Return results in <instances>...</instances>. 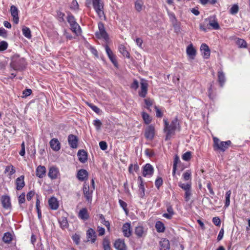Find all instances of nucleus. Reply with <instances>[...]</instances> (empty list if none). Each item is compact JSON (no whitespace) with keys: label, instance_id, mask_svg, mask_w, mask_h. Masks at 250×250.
<instances>
[{"label":"nucleus","instance_id":"5fc2aeb1","mask_svg":"<svg viewBox=\"0 0 250 250\" xmlns=\"http://www.w3.org/2000/svg\"><path fill=\"white\" fill-rule=\"evenodd\" d=\"M191 153L190 151H187L182 155L183 160L188 161L191 158Z\"/></svg>","mask_w":250,"mask_h":250},{"label":"nucleus","instance_id":"69168bd1","mask_svg":"<svg viewBox=\"0 0 250 250\" xmlns=\"http://www.w3.org/2000/svg\"><path fill=\"white\" fill-rule=\"evenodd\" d=\"M57 15L58 16V18H59L60 21H64V17L65 15L63 13H62L61 11H58Z\"/></svg>","mask_w":250,"mask_h":250},{"label":"nucleus","instance_id":"473e14b6","mask_svg":"<svg viewBox=\"0 0 250 250\" xmlns=\"http://www.w3.org/2000/svg\"><path fill=\"white\" fill-rule=\"evenodd\" d=\"M7 172L8 173V176L11 178V176L16 172L15 169L13 165H10L5 167L4 173H6Z\"/></svg>","mask_w":250,"mask_h":250},{"label":"nucleus","instance_id":"4468645a","mask_svg":"<svg viewBox=\"0 0 250 250\" xmlns=\"http://www.w3.org/2000/svg\"><path fill=\"white\" fill-rule=\"evenodd\" d=\"M122 231L125 237H129L131 236V225L129 223H125L123 225Z\"/></svg>","mask_w":250,"mask_h":250},{"label":"nucleus","instance_id":"338daca9","mask_svg":"<svg viewBox=\"0 0 250 250\" xmlns=\"http://www.w3.org/2000/svg\"><path fill=\"white\" fill-rule=\"evenodd\" d=\"M119 203L120 204V206L124 209V210L126 211L127 204L125 202L121 199L119 200Z\"/></svg>","mask_w":250,"mask_h":250},{"label":"nucleus","instance_id":"e2e57ef3","mask_svg":"<svg viewBox=\"0 0 250 250\" xmlns=\"http://www.w3.org/2000/svg\"><path fill=\"white\" fill-rule=\"evenodd\" d=\"M99 146L100 148L103 150H105L107 148V145L105 142L101 141L99 143Z\"/></svg>","mask_w":250,"mask_h":250},{"label":"nucleus","instance_id":"cd10ccee","mask_svg":"<svg viewBox=\"0 0 250 250\" xmlns=\"http://www.w3.org/2000/svg\"><path fill=\"white\" fill-rule=\"evenodd\" d=\"M148 84L146 82L141 83V91L139 92L140 96L145 97L147 91Z\"/></svg>","mask_w":250,"mask_h":250},{"label":"nucleus","instance_id":"49530a36","mask_svg":"<svg viewBox=\"0 0 250 250\" xmlns=\"http://www.w3.org/2000/svg\"><path fill=\"white\" fill-rule=\"evenodd\" d=\"M36 207L38 212V218L41 219L42 218V212L40 209V201L38 197H37Z\"/></svg>","mask_w":250,"mask_h":250},{"label":"nucleus","instance_id":"c756f323","mask_svg":"<svg viewBox=\"0 0 250 250\" xmlns=\"http://www.w3.org/2000/svg\"><path fill=\"white\" fill-rule=\"evenodd\" d=\"M160 250H169L170 249L169 242L167 239H164L160 242Z\"/></svg>","mask_w":250,"mask_h":250},{"label":"nucleus","instance_id":"ea45409f","mask_svg":"<svg viewBox=\"0 0 250 250\" xmlns=\"http://www.w3.org/2000/svg\"><path fill=\"white\" fill-rule=\"evenodd\" d=\"M139 169L137 163L131 164L128 167V171L130 173L133 174L134 172H137Z\"/></svg>","mask_w":250,"mask_h":250},{"label":"nucleus","instance_id":"6e6d98bb","mask_svg":"<svg viewBox=\"0 0 250 250\" xmlns=\"http://www.w3.org/2000/svg\"><path fill=\"white\" fill-rule=\"evenodd\" d=\"M192 195L191 189L186 191L185 193L184 198L186 202H188L190 199Z\"/></svg>","mask_w":250,"mask_h":250},{"label":"nucleus","instance_id":"4be33fe9","mask_svg":"<svg viewBox=\"0 0 250 250\" xmlns=\"http://www.w3.org/2000/svg\"><path fill=\"white\" fill-rule=\"evenodd\" d=\"M59 174V170L57 168L52 167L49 169L48 175L51 179H55L57 178Z\"/></svg>","mask_w":250,"mask_h":250},{"label":"nucleus","instance_id":"4d7b16f0","mask_svg":"<svg viewBox=\"0 0 250 250\" xmlns=\"http://www.w3.org/2000/svg\"><path fill=\"white\" fill-rule=\"evenodd\" d=\"M93 125L95 126L96 129L99 130L100 129L102 124L100 120L96 119L93 121Z\"/></svg>","mask_w":250,"mask_h":250},{"label":"nucleus","instance_id":"423d86ee","mask_svg":"<svg viewBox=\"0 0 250 250\" xmlns=\"http://www.w3.org/2000/svg\"><path fill=\"white\" fill-rule=\"evenodd\" d=\"M205 22L207 23V26H208V29L218 30L220 28V26L215 16H210L205 19Z\"/></svg>","mask_w":250,"mask_h":250},{"label":"nucleus","instance_id":"58836bf2","mask_svg":"<svg viewBox=\"0 0 250 250\" xmlns=\"http://www.w3.org/2000/svg\"><path fill=\"white\" fill-rule=\"evenodd\" d=\"M144 2L142 0H136L135 2V9L138 12H140L143 9Z\"/></svg>","mask_w":250,"mask_h":250},{"label":"nucleus","instance_id":"9d476101","mask_svg":"<svg viewBox=\"0 0 250 250\" xmlns=\"http://www.w3.org/2000/svg\"><path fill=\"white\" fill-rule=\"evenodd\" d=\"M154 169L149 164H146L143 167V175L144 177L151 176L153 174Z\"/></svg>","mask_w":250,"mask_h":250},{"label":"nucleus","instance_id":"5701e85b","mask_svg":"<svg viewBox=\"0 0 250 250\" xmlns=\"http://www.w3.org/2000/svg\"><path fill=\"white\" fill-rule=\"evenodd\" d=\"M188 55L191 59H194L196 54V51L193 47L192 44H190L186 50Z\"/></svg>","mask_w":250,"mask_h":250},{"label":"nucleus","instance_id":"aec40b11","mask_svg":"<svg viewBox=\"0 0 250 250\" xmlns=\"http://www.w3.org/2000/svg\"><path fill=\"white\" fill-rule=\"evenodd\" d=\"M46 169L44 166H39L36 170V174L40 178H42L45 175Z\"/></svg>","mask_w":250,"mask_h":250},{"label":"nucleus","instance_id":"a18cd8bd","mask_svg":"<svg viewBox=\"0 0 250 250\" xmlns=\"http://www.w3.org/2000/svg\"><path fill=\"white\" fill-rule=\"evenodd\" d=\"M184 181H191V173L189 170H188L184 172L182 175Z\"/></svg>","mask_w":250,"mask_h":250},{"label":"nucleus","instance_id":"37998d69","mask_svg":"<svg viewBox=\"0 0 250 250\" xmlns=\"http://www.w3.org/2000/svg\"><path fill=\"white\" fill-rule=\"evenodd\" d=\"M236 44L239 48H246L247 45L246 42L242 39H238Z\"/></svg>","mask_w":250,"mask_h":250},{"label":"nucleus","instance_id":"c03bdc74","mask_svg":"<svg viewBox=\"0 0 250 250\" xmlns=\"http://www.w3.org/2000/svg\"><path fill=\"white\" fill-rule=\"evenodd\" d=\"M142 117L146 124H149L151 121V117L146 112H143L142 113Z\"/></svg>","mask_w":250,"mask_h":250},{"label":"nucleus","instance_id":"b1692460","mask_svg":"<svg viewBox=\"0 0 250 250\" xmlns=\"http://www.w3.org/2000/svg\"><path fill=\"white\" fill-rule=\"evenodd\" d=\"M48 204L50 208L53 210L57 209L59 207L57 199L54 197H52L48 200Z\"/></svg>","mask_w":250,"mask_h":250},{"label":"nucleus","instance_id":"680f3d73","mask_svg":"<svg viewBox=\"0 0 250 250\" xmlns=\"http://www.w3.org/2000/svg\"><path fill=\"white\" fill-rule=\"evenodd\" d=\"M25 193H22L18 198V201L20 204H22L25 202Z\"/></svg>","mask_w":250,"mask_h":250},{"label":"nucleus","instance_id":"39448f33","mask_svg":"<svg viewBox=\"0 0 250 250\" xmlns=\"http://www.w3.org/2000/svg\"><path fill=\"white\" fill-rule=\"evenodd\" d=\"M94 189V187H90L88 184L86 183L85 182L84 183L83 187V192L86 200L89 203H91L92 202V194Z\"/></svg>","mask_w":250,"mask_h":250},{"label":"nucleus","instance_id":"6ab92c4d","mask_svg":"<svg viewBox=\"0 0 250 250\" xmlns=\"http://www.w3.org/2000/svg\"><path fill=\"white\" fill-rule=\"evenodd\" d=\"M87 171L83 169H81L78 171L77 177L81 181L86 180L88 178Z\"/></svg>","mask_w":250,"mask_h":250},{"label":"nucleus","instance_id":"a19ab883","mask_svg":"<svg viewBox=\"0 0 250 250\" xmlns=\"http://www.w3.org/2000/svg\"><path fill=\"white\" fill-rule=\"evenodd\" d=\"M23 35L27 38L30 39L31 38V34L30 29L26 26L23 27L22 29Z\"/></svg>","mask_w":250,"mask_h":250},{"label":"nucleus","instance_id":"f03ea898","mask_svg":"<svg viewBox=\"0 0 250 250\" xmlns=\"http://www.w3.org/2000/svg\"><path fill=\"white\" fill-rule=\"evenodd\" d=\"M10 66L15 70H21L25 66V60L18 55H15L12 58Z\"/></svg>","mask_w":250,"mask_h":250},{"label":"nucleus","instance_id":"603ef678","mask_svg":"<svg viewBox=\"0 0 250 250\" xmlns=\"http://www.w3.org/2000/svg\"><path fill=\"white\" fill-rule=\"evenodd\" d=\"M238 5L237 4H234L230 9V13L232 15H235L238 13Z\"/></svg>","mask_w":250,"mask_h":250},{"label":"nucleus","instance_id":"e433bc0d","mask_svg":"<svg viewBox=\"0 0 250 250\" xmlns=\"http://www.w3.org/2000/svg\"><path fill=\"white\" fill-rule=\"evenodd\" d=\"M99 218L101 221V223L107 227V230L110 231V223L109 221H106L104 218V216L103 214H99Z\"/></svg>","mask_w":250,"mask_h":250},{"label":"nucleus","instance_id":"ddd939ff","mask_svg":"<svg viewBox=\"0 0 250 250\" xmlns=\"http://www.w3.org/2000/svg\"><path fill=\"white\" fill-rule=\"evenodd\" d=\"M1 202L3 208L5 209H9L11 208V204L10 202V198L9 196H2L1 198Z\"/></svg>","mask_w":250,"mask_h":250},{"label":"nucleus","instance_id":"0eeeda50","mask_svg":"<svg viewBox=\"0 0 250 250\" xmlns=\"http://www.w3.org/2000/svg\"><path fill=\"white\" fill-rule=\"evenodd\" d=\"M99 31L95 33V36L98 39H104L105 41H107L108 40V36L106 33L104 24L102 22L98 23Z\"/></svg>","mask_w":250,"mask_h":250},{"label":"nucleus","instance_id":"c85d7f7f","mask_svg":"<svg viewBox=\"0 0 250 250\" xmlns=\"http://www.w3.org/2000/svg\"><path fill=\"white\" fill-rule=\"evenodd\" d=\"M135 233L139 238L144 237L146 235V231L142 226L136 227L135 229Z\"/></svg>","mask_w":250,"mask_h":250},{"label":"nucleus","instance_id":"de8ad7c7","mask_svg":"<svg viewBox=\"0 0 250 250\" xmlns=\"http://www.w3.org/2000/svg\"><path fill=\"white\" fill-rule=\"evenodd\" d=\"M2 240L5 243H9L12 240V235L9 232L5 233Z\"/></svg>","mask_w":250,"mask_h":250},{"label":"nucleus","instance_id":"052dcab7","mask_svg":"<svg viewBox=\"0 0 250 250\" xmlns=\"http://www.w3.org/2000/svg\"><path fill=\"white\" fill-rule=\"evenodd\" d=\"M60 225L62 228H66L68 225L67 221L64 217L62 218V220L60 221Z\"/></svg>","mask_w":250,"mask_h":250},{"label":"nucleus","instance_id":"774afa93","mask_svg":"<svg viewBox=\"0 0 250 250\" xmlns=\"http://www.w3.org/2000/svg\"><path fill=\"white\" fill-rule=\"evenodd\" d=\"M212 222L213 224L217 226H220L221 223L220 219L217 217H213L212 219Z\"/></svg>","mask_w":250,"mask_h":250},{"label":"nucleus","instance_id":"6e6552de","mask_svg":"<svg viewBox=\"0 0 250 250\" xmlns=\"http://www.w3.org/2000/svg\"><path fill=\"white\" fill-rule=\"evenodd\" d=\"M155 135V128L153 125H150L145 129V136L147 140H152Z\"/></svg>","mask_w":250,"mask_h":250},{"label":"nucleus","instance_id":"f8f14e48","mask_svg":"<svg viewBox=\"0 0 250 250\" xmlns=\"http://www.w3.org/2000/svg\"><path fill=\"white\" fill-rule=\"evenodd\" d=\"M105 49L106 51V53L110 60L114 64V65L117 66V62L116 60V56L113 54L112 50L109 48V46L107 45H106L105 46Z\"/></svg>","mask_w":250,"mask_h":250},{"label":"nucleus","instance_id":"f704fd0d","mask_svg":"<svg viewBox=\"0 0 250 250\" xmlns=\"http://www.w3.org/2000/svg\"><path fill=\"white\" fill-rule=\"evenodd\" d=\"M167 213H165L163 214V216L167 219H170L173 215L174 214L173 209L171 206H168L167 208Z\"/></svg>","mask_w":250,"mask_h":250},{"label":"nucleus","instance_id":"7ed1b4c3","mask_svg":"<svg viewBox=\"0 0 250 250\" xmlns=\"http://www.w3.org/2000/svg\"><path fill=\"white\" fill-rule=\"evenodd\" d=\"M67 13V21L69 23L71 29L73 32L78 35L81 33V27L77 22L75 17L72 14L68 12Z\"/></svg>","mask_w":250,"mask_h":250},{"label":"nucleus","instance_id":"7c9ffc66","mask_svg":"<svg viewBox=\"0 0 250 250\" xmlns=\"http://www.w3.org/2000/svg\"><path fill=\"white\" fill-rule=\"evenodd\" d=\"M231 141H227L226 142H221L220 143V145L219 147L217 149L218 150H220L222 151H225L228 147L230 145Z\"/></svg>","mask_w":250,"mask_h":250},{"label":"nucleus","instance_id":"a878e982","mask_svg":"<svg viewBox=\"0 0 250 250\" xmlns=\"http://www.w3.org/2000/svg\"><path fill=\"white\" fill-rule=\"evenodd\" d=\"M138 181L139 182V192H140V196L141 197H143L145 196V186L143 183V178L141 176H139L138 177Z\"/></svg>","mask_w":250,"mask_h":250},{"label":"nucleus","instance_id":"72a5a7b5","mask_svg":"<svg viewBox=\"0 0 250 250\" xmlns=\"http://www.w3.org/2000/svg\"><path fill=\"white\" fill-rule=\"evenodd\" d=\"M119 51L124 57L128 59L130 58V54L124 45L121 44L119 45Z\"/></svg>","mask_w":250,"mask_h":250},{"label":"nucleus","instance_id":"dca6fc26","mask_svg":"<svg viewBox=\"0 0 250 250\" xmlns=\"http://www.w3.org/2000/svg\"><path fill=\"white\" fill-rule=\"evenodd\" d=\"M86 237L88 241L94 243L96 239V235L95 230L92 228H89L86 231Z\"/></svg>","mask_w":250,"mask_h":250},{"label":"nucleus","instance_id":"412c9836","mask_svg":"<svg viewBox=\"0 0 250 250\" xmlns=\"http://www.w3.org/2000/svg\"><path fill=\"white\" fill-rule=\"evenodd\" d=\"M51 148L54 151H57L61 148L60 143L57 139L53 138L50 141Z\"/></svg>","mask_w":250,"mask_h":250},{"label":"nucleus","instance_id":"a211bd4d","mask_svg":"<svg viewBox=\"0 0 250 250\" xmlns=\"http://www.w3.org/2000/svg\"><path fill=\"white\" fill-rule=\"evenodd\" d=\"M24 179V176L23 175H21L16 179L15 184L16 185L17 190H20L24 187L25 183Z\"/></svg>","mask_w":250,"mask_h":250},{"label":"nucleus","instance_id":"09e8293b","mask_svg":"<svg viewBox=\"0 0 250 250\" xmlns=\"http://www.w3.org/2000/svg\"><path fill=\"white\" fill-rule=\"evenodd\" d=\"M69 7L72 10L77 11L79 9V4L77 0H73Z\"/></svg>","mask_w":250,"mask_h":250},{"label":"nucleus","instance_id":"20e7f679","mask_svg":"<svg viewBox=\"0 0 250 250\" xmlns=\"http://www.w3.org/2000/svg\"><path fill=\"white\" fill-rule=\"evenodd\" d=\"M93 6L94 9L98 14L99 17L101 19H105L103 11V4L100 0H92Z\"/></svg>","mask_w":250,"mask_h":250},{"label":"nucleus","instance_id":"0e129e2a","mask_svg":"<svg viewBox=\"0 0 250 250\" xmlns=\"http://www.w3.org/2000/svg\"><path fill=\"white\" fill-rule=\"evenodd\" d=\"M89 106L91 107V108L96 113H99L101 111V110L99 108H98L97 106L94 105L92 104H89Z\"/></svg>","mask_w":250,"mask_h":250},{"label":"nucleus","instance_id":"f257e3e1","mask_svg":"<svg viewBox=\"0 0 250 250\" xmlns=\"http://www.w3.org/2000/svg\"><path fill=\"white\" fill-rule=\"evenodd\" d=\"M163 121L165 123L164 131L166 133V140H167L174 134L179 123L177 118H174L170 125L167 119H164Z\"/></svg>","mask_w":250,"mask_h":250},{"label":"nucleus","instance_id":"c9c22d12","mask_svg":"<svg viewBox=\"0 0 250 250\" xmlns=\"http://www.w3.org/2000/svg\"><path fill=\"white\" fill-rule=\"evenodd\" d=\"M218 80L221 86H223L224 84L226 79L224 73L222 71L218 72Z\"/></svg>","mask_w":250,"mask_h":250},{"label":"nucleus","instance_id":"f3484780","mask_svg":"<svg viewBox=\"0 0 250 250\" xmlns=\"http://www.w3.org/2000/svg\"><path fill=\"white\" fill-rule=\"evenodd\" d=\"M200 50L202 52V55L205 59H208L210 56V49L206 43L202 44Z\"/></svg>","mask_w":250,"mask_h":250},{"label":"nucleus","instance_id":"bb28decb","mask_svg":"<svg viewBox=\"0 0 250 250\" xmlns=\"http://www.w3.org/2000/svg\"><path fill=\"white\" fill-rule=\"evenodd\" d=\"M79 161L82 163H85L87 160V153L84 150H80L77 154Z\"/></svg>","mask_w":250,"mask_h":250},{"label":"nucleus","instance_id":"bf43d9fd","mask_svg":"<svg viewBox=\"0 0 250 250\" xmlns=\"http://www.w3.org/2000/svg\"><path fill=\"white\" fill-rule=\"evenodd\" d=\"M163 183V181L162 178L159 177L155 180V186L158 188H159L162 185Z\"/></svg>","mask_w":250,"mask_h":250},{"label":"nucleus","instance_id":"2f4dec72","mask_svg":"<svg viewBox=\"0 0 250 250\" xmlns=\"http://www.w3.org/2000/svg\"><path fill=\"white\" fill-rule=\"evenodd\" d=\"M178 186L183 189L185 191L191 189V182L188 181L187 183H183L179 182L178 184Z\"/></svg>","mask_w":250,"mask_h":250},{"label":"nucleus","instance_id":"393cba45","mask_svg":"<svg viewBox=\"0 0 250 250\" xmlns=\"http://www.w3.org/2000/svg\"><path fill=\"white\" fill-rule=\"evenodd\" d=\"M78 217L84 221L87 220L89 217L87 209L85 208L81 209L78 213Z\"/></svg>","mask_w":250,"mask_h":250},{"label":"nucleus","instance_id":"79ce46f5","mask_svg":"<svg viewBox=\"0 0 250 250\" xmlns=\"http://www.w3.org/2000/svg\"><path fill=\"white\" fill-rule=\"evenodd\" d=\"M231 190H229L226 193L225 195V204L224 207L227 208H228L230 204V197L231 194Z\"/></svg>","mask_w":250,"mask_h":250},{"label":"nucleus","instance_id":"9b49d317","mask_svg":"<svg viewBox=\"0 0 250 250\" xmlns=\"http://www.w3.org/2000/svg\"><path fill=\"white\" fill-rule=\"evenodd\" d=\"M68 142L70 146L73 148L78 147V139L76 136L70 134L68 137Z\"/></svg>","mask_w":250,"mask_h":250},{"label":"nucleus","instance_id":"13d9d810","mask_svg":"<svg viewBox=\"0 0 250 250\" xmlns=\"http://www.w3.org/2000/svg\"><path fill=\"white\" fill-rule=\"evenodd\" d=\"M73 241L76 245H79L80 241V236L79 234L75 233L72 237Z\"/></svg>","mask_w":250,"mask_h":250},{"label":"nucleus","instance_id":"3c124183","mask_svg":"<svg viewBox=\"0 0 250 250\" xmlns=\"http://www.w3.org/2000/svg\"><path fill=\"white\" fill-rule=\"evenodd\" d=\"M145 104L146 105V107L149 110H151L150 109V107L153 104V101L150 99L147 98L144 100Z\"/></svg>","mask_w":250,"mask_h":250},{"label":"nucleus","instance_id":"8fccbe9b","mask_svg":"<svg viewBox=\"0 0 250 250\" xmlns=\"http://www.w3.org/2000/svg\"><path fill=\"white\" fill-rule=\"evenodd\" d=\"M8 44L4 41L0 42V52L6 50L8 48Z\"/></svg>","mask_w":250,"mask_h":250},{"label":"nucleus","instance_id":"4c0bfd02","mask_svg":"<svg viewBox=\"0 0 250 250\" xmlns=\"http://www.w3.org/2000/svg\"><path fill=\"white\" fill-rule=\"evenodd\" d=\"M155 228L157 231L159 232H163L165 230V227L164 224L161 221H158L155 225Z\"/></svg>","mask_w":250,"mask_h":250},{"label":"nucleus","instance_id":"864d4df0","mask_svg":"<svg viewBox=\"0 0 250 250\" xmlns=\"http://www.w3.org/2000/svg\"><path fill=\"white\" fill-rule=\"evenodd\" d=\"M213 148L214 150H217L219 147L220 143L221 142L219 139L216 137L213 138Z\"/></svg>","mask_w":250,"mask_h":250},{"label":"nucleus","instance_id":"2eb2a0df","mask_svg":"<svg viewBox=\"0 0 250 250\" xmlns=\"http://www.w3.org/2000/svg\"><path fill=\"white\" fill-rule=\"evenodd\" d=\"M114 246L117 250H126V245L124 239H118L116 240Z\"/></svg>","mask_w":250,"mask_h":250},{"label":"nucleus","instance_id":"1a4fd4ad","mask_svg":"<svg viewBox=\"0 0 250 250\" xmlns=\"http://www.w3.org/2000/svg\"><path fill=\"white\" fill-rule=\"evenodd\" d=\"M18 9L14 5H12L10 7V13L13 18V21L15 24H18L19 21V18L18 16Z\"/></svg>","mask_w":250,"mask_h":250}]
</instances>
